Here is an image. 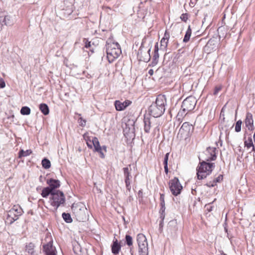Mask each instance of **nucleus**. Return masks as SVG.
Instances as JSON below:
<instances>
[{"mask_svg": "<svg viewBox=\"0 0 255 255\" xmlns=\"http://www.w3.org/2000/svg\"><path fill=\"white\" fill-rule=\"evenodd\" d=\"M158 60H157V59L155 60V59H153V60L152 62V65L153 66L155 65L156 64H157V63L158 62Z\"/></svg>", "mask_w": 255, "mask_h": 255, "instance_id": "nucleus-47", "label": "nucleus"}, {"mask_svg": "<svg viewBox=\"0 0 255 255\" xmlns=\"http://www.w3.org/2000/svg\"><path fill=\"white\" fill-rule=\"evenodd\" d=\"M197 101L193 96L186 98L182 102L181 110L178 112V116H185L187 113L193 110L196 105Z\"/></svg>", "mask_w": 255, "mask_h": 255, "instance_id": "nucleus-4", "label": "nucleus"}, {"mask_svg": "<svg viewBox=\"0 0 255 255\" xmlns=\"http://www.w3.org/2000/svg\"><path fill=\"white\" fill-rule=\"evenodd\" d=\"M22 213V209L19 205H14L7 213V220L11 224L17 220Z\"/></svg>", "mask_w": 255, "mask_h": 255, "instance_id": "nucleus-9", "label": "nucleus"}, {"mask_svg": "<svg viewBox=\"0 0 255 255\" xmlns=\"http://www.w3.org/2000/svg\"><path fill=\"white\" fill-rule=\"evenodd\" d=\"M223 179L222 175H220L218 177H217L215 179L216 182H219Z\"/></svg>", "mask_w": 255, "mask_h": 255, "instance_id": "nucleus-44", "label": "nucleus"}, {"mask_svg": "<svg viewBox=\"0 0 255 255\" xmlns=\"http://www.w3.org/2000/svg\"><path fill=\"white\" fill-rule=\"evenodd\" d=\"M3 19H4V16H0V24H1V26L4 24Z\"/></svg>", "mask_w": 255, "mask_h": 255, "instance_id": "nucleus-45", "label": "nucleus"}, {"mask_svg": "<svg viewBox=\"0 0 255 255\" xmlns=\"http://www.w3.org/2000/svg\"><path fill=\"white\" fill-rule=\"evenodd\" d=\"M245 146L247 148L252 147V150H255V147L253 144V140L251 136H249L248 139L244 141Z\"/></svg>", "mask_w": 255, "mask_h": 255, "instance_id": "nucleus-22", "label": "nucleus"}, {"mask_svg": "<svg viewBox=\"0 0 255 255\" xmlns=\"http://www.w3.org/2000/svg\"><path fill=\"white\" fill-rule=\"evenodd\" d=\"M130 253L131 255H133V252L131 248L130 249Z\"/></svg>", "mask_w": 255, "mask_h": 255, "instance_id": "nucleus-53", "label": "nucleus"}, {"mask_svg": "<svg viewBox=\"0 0 255 255\" xmlns=\"http://www.w3.org/2000/svg\"><path fill=\"white\" fill-rule=\"evenodd\" d=\"M34 245L31 243L26 246V251L31 255H36L34 250Z\"/></svg>", "mask_w": 255, "mask_h": 255, "instance_id": "nucleus-25", "label": "nucleus"}, {"mask_svg": "<svg viewBox=\"0 0 255 255\" xmlns=\"http://www.w3.org/2000/svg\"><path fill=\"white\" fill-rule=\"evenodd\" d=\"M170 37L169 33L167 31H165L164 37L162 38H165V39L168 40Z\"/></svg>", "mask_w": 255, "mask_h": 255, "instance_id": "nucleus-43", "label": "nucleus"}, {"mask_svg": "<svg viewBox=\"0 0 255 255\" xmlns=\"http://www.w3.org/2000/svg\"><path fill=\"white\" fill-rule=\"evenodd\" d=\"M207 185L208 186V187H213L214 186V184H210V183H208L207 184Z\"/></svg>", "mask_w": 255, "mask_h": 255, "instance_id": "nucleus-51", "label": "nucleus"}, {"mask_svg": "<svg viewBox=\"0 0 255 255\" xmlns=\"http://www.w3.org/2000/svg\"><path fill=\"white\" fill-rule=\"evenodd\" d=\"M169 155V153H167L165 154V155L164 156V161H163L164 170L166 174H167L168 172V160Z\"/></svg>", "mask_w": 255, "mask_h": 255, "instance_id": "nucleus-29", "label": "nucleus"}, {"mask_svg": "<svg viewBox=\"0 0 255 255\" xmlns=\"http://www.w3.org/2000/svg\"><path fill=\"white\" fill-rule=\"evenodd\" d=\"M168 42V40L165 39V38H162L160 41L161 48L165 49L167 46Z\"/></svg>", "mask_w": 255, "mask_h": 255, "instance_id": "nucleus-34", "label": "nucleus"}, {"mask_svg": "<svg viewBox=\"0 0 255 255\" xmlns=\"http://www.w3.org/2000/svg\"><path fill=\"white\" fill-rule=\"evenodd\" d=\"M154 119H152L149 117H144L143 122H144V130L145 132L149 133L151 128V125L154 121Z\"/></svg>", "mask_w": 255, "mask_h": 255, "instance_id": "nucleus-15", "label": "nucleus"}, {"mask_svg": "<svg viewBox=\"0 0 255 255\" xmlns=\"http://www.w3.org/2000/svg\"><path fill=\"white\" fill-rule=\"evenodd\" d=\"M5 86V83L2 78H0V88H3Z\"/></svg>", "mask_w": 255, "mask_h": 255, "instance_id": "nucleus-42", "label": "nucleus"}, {"mask_svg": "<svg viewBox=\"0 0 255 255\" xmlns=\"http://www.w3.org/2000/svg\"><path fill=\"white\" fill-rule=\"evenodd\" d=\"M31 153L32 151L30 149H27L26 150L21 149L19 152L18 157L21 158L22 157L27 156L29 155Z\"/></svg>", "mask_w": 255, "mask_h": 255, "instance_id": "nucleus-28", "label": "nucleus"}, {"mask_svg": "<svg viewBox=\"0 0 255 255\" xmlns=\"http://www.w3.org/2000/svg\"><path fill=\"white\" fill-rule=\"evenodd\" d=\"M47 184L49 185L48 187L52 191H56L55 189L56 188L59 187L60 185L59 180L53 179H50L49 180H47Z\"/></svg>", "mask_w": 255, "mask_h": 255, "instance_id": "nucleus-16", "label": "nucleus"}, {"mask_svg": "<svg viewBox=\"0 0 255 255\" xmlns=\"http://www.w3.org/2000/svg\"><path fill=\"white\" fill-rule=\"evenodd\" d=\"M54 191H52L48 187L44 188L42 189L41 192V196L43 198H46L48 195H51L52 196V193H54Z\"/></svg>", "mask_w": 255, "mask_h": 255, "instance_id": "nucleus-23", "label": "nucleus"}, {"mask_svg": "<svg viewBox=\"0 0 255 255\" xmlns=\"http://www.w3.org/2000/svg\"><path fill=\"white\" fill-rule=\"evenodd\" d=\"M139 255H148V244L145 236L142 234H138L136 237Z\"/></svg>", "mask_w": 255, "mask_h": 255, "instance_id": "nucleus-8", "label": "nucleus"}, {"mask_svg": "<svg viewBox=\"0 0 255 255\" xmlns=\"http://www.w3.org/2000/svg\"><path fill=\"white\" fill-rule=\"evenodd\" d=\"M91 46V43L90 42H88L87 43H86L85 44V47L89 48Z\"/></svg>", "mask_w": 255, "mask_h": 255, "instance_id": "nucleus-49", "label": "nucleus"}, {"mask_svg": "<svg viewBox=\"0 0 255 255\" xmlns=\"http://www.w3.org/2000/svg\"><path fill=\"white\" fill-rule=\"evenodd\" d=\"M62 217L64 220L68 223H70L72 222V219L70 215L68 213H63L62 214Z\"/></svg>", "mask_w": 255, "mask_h": 255, "instance_id": "nucleus-32", "label": "nucleus"}, {"mask_svg": "<svg viewBox=\"0 0 255 255\" xmlns=\"http://www.w3.org/2000/svg\"><path fill=\"white\" fill-rule=\"evenodd\" d=\"M121 249V246L118 242L117 239H114L113 242V244L111 246V250L113 254L115 255L118 254Z\"/></svg>", "mask_w": 255, "mask_h": 255, "instance_id": "nucleus-18", "label": "nucleus"}, {"mask_svg": "<svg viewBox=\"0 0 255 255\" xmlns=\"http://www.w3.org/2000/svg\"><path fill=\"white\" fill-rule=\"evenodd\" d=\"M253 123L252 114L250 113H247L245 119V124L249 129H253L254 127Z\"/></svg>", "mask_w": 255, "mask_h": 255, "instance_id": "nucleus-17", "label": "nucleus"}, {"mask_svg": "<svg viewBox=\"0 0 255 255\" xmlns=\"http://www.w3.org/2000/svg\"><path fill=\"white\" fill-rule=\"evenodd\" d=\"M93 146H94L95 151L100 150L102 149V147L100 145L98 139L96 137H93Z\"/></svg>", "mask_w": 255, "mask_h": 255, "instance_id": "nucleus-27", "label": "nucleus"}, {"mask_svg": "<svg viewBox=\"0 0 255 255\" xmlns=\"http://www.w3.org/2000/svg\"><path fill=\"white\" fill-rule=\"evenodd\" d=\"M131 104V102L129 100H126L123 102L119 100H116L115 102V106L116 109L118 111L124 110L127 107Z\"/></svg>", "mask_w": 255, "mask_h": 255, "instance_id": "nucleus-11", "label": "nucleus"}, {"mask_svg": "<svg viewBox=\"0 0 255 255\" xmlns=\"http://www.w3.org/2000/svg\"><path fill=\"white\" fill-rule=\"evenodd\" d=\"M213 163H207L205 161L200 162L197 168V178L199 180L205 178L209 175L213 167Z\"/></svg>", "mask_w": 255, "mask_h": 255, "instance_id": "nucleus-5", "label": "nucleus"}, {"mask_svg": "<svg viewBox=\"0 0 255 255\" xmlns=\"http://www.w3.org/2000/svg\"><path fill=\"white\" fill-rule=\"evenodd\" d=\"M166 98L163 95H158L154 103L149 107L148 111L150 115L153 118H158L163 115L165 111Z\"/></svg>", "mask_w": 255, "mask_h": 255, "instance_id": "nucleus-1", "label": "nucleus"}, {"mask_svg": "<svg viewBox=\"0 0 255 255\" xmlns=\"http://www.w3.org/2000/svg\"><path fill=\"white\" fill-rule=\"evenodd\" d=\"M65 199L63 193L59 190H56L52 193V196L50 198V202L51 206L57 208L65 203Z\"/></svg>", "mask_w": 255, "mask_h": 255, "instance_id": "nucleus-6", "label": "nucleus"}, {"mask_svg": "<svg viewBox=\"0 0 255 255\" xmlns=\"http://www.w3.org/2000/svg\"><path fill=\"white\" fill-rule=\"evenodd\" d=\"M216 148L214 147H209L207 149V152L210 154V157H209V160H214L216 158ZM209 160V159H208Z\"/></svg>", "mask_w": 255, "mask_h": 255, "instance_id": "nucleus-21", "label": "nucleus"}, {"mask_svg": "<svg viewBox=\"0 0 255 255\" xmlns=\"http://www.w3.org/2000/svg\"><path fill=\"white\" fill-rule=\"evenodd\" d=\"M93 136L90 137L88 133H85L83 135V138L84 140L86 141V143L88 147L90 148H93Z\"/></svg>", "mask_w": 255, "mask_h": 255, "instance_id": "nucleus-20", "label": "nucleus"}, {"mask_svg": "<svg viewBox=\"0 0 255 255\" xmlns=\"http://www.w3.org/2000/svg\"><path fill=\"white\" fill-rule=\"evenodd\" d=\"M1 29H2L1 24H0V31H1Z\"/></svg>", "mask_w": 255, "mask_h": 255, "instance_id": "nucleus-54", "label": "nucleus"}, {"mask_svg": "<svg viewBox=\"0 0 255 255\" xmlns=\"http://www.w3.org/2000/svg\"><path fill=\"white\" fill-rule=\"evenodd\" d=\"M96 151L98 152L100 154V157L102 158H104L105 157L104 153L103 152L102 150L101 149L100 150H96Z\"/></svg>", "mask_w": 255, "mask_h": 255, "instance_id": "nucleus-46", "label": "nucleus"}, {"mask_svg": "<svg viewBox=\"0 0 255 255\" xmlns=\"http://www.w3.org/2000/svg\"><path fill=\"white\" fill-rule=\"evenodd\" d=\"M169 185L170 190L173 195L177 196L180 193L182 189V186L180 183L178 178L175 177L170 180Z\"/></svg>", "mask_w": 255, "mask_h": 255, "instance_id": "nucleus-10", "label": "nucleus"}, {"mask_svg": "<svg viewBox=\"0 0 255 255\" xmlns=\"http://www.w3.org/2000/svg\"><path fill=\"white\" fill-rule=\"evenodd\" d=\"M160 205H161V209L160 210V213L161 214L160 218L163 221L165 217V215L164 214L165 207V201H164V195L163 194H160Z\"/></svg>", "mask_w": 255, "mask_h": 255, "instance_id": "nucleus-19", "label": "nucleus"}, {"mask_svg": "<svg viewBox=\"0 0 255 255\" xmlns=\"http://www.w3.org/2000/svg\"><path fill=\"white\" fill-rule=\"evenodd\" d=\"M242 122L241 120H239L237 122L235 125V131L237 132H240L241 130V126Z\"/></svg>", "mask_w": 255, "mask_h": 255, "instance_id": "nucleus-35", "label": "nucleus"}, {"mask_svg": "<svg viewBox=\"0 0 255 255\" xmlns=\"http://www.w3.org/2000/svg\"><path fill=\"white\" fill-rule=\"evenodd\" d=\"M123 171L124 174V176L125 177V183L127 190L130 191L131 189L130 186V178H131V176L130 175V172L129 170L128 167H124L123 168Z\"/></svg>", "mask_w": 255, "mask_h": 255, "instance_id": "nucleus-12", "label": "nucleus"}, {"mask_svg": "<svg viewBox=\"0 0 255 255\" xmlns=\"http://www.w3.org/2000/svg\"><path fill=\"white\" fill-rule=\"evenodd\" d=\"M43 247L46 255H56L55 248L53 246L51 241L43 245Z\"/></svg>", "mask_w": 255, "mask_h": 255, "instance_id": "nucleus-13", "label": "nucleus"}, {"mask_svg": "<svg viewBox=\"0 0 255 255\" xmlns=\"http://www.w3.org/2000/svg\"><path fill=\"white\" fill-rule=\"evenodd\" d=\"M107 58L110 63L113 62L118 58L122 53L120 45L117 42L107 41L106 45Z\"/></svg>", "mask_w": 255, "mask_h": 255, "instance_id": "nucleus-2", "label": "nucleus"}, {"mask_svg": "<svg viewBox=\"0 0 255 255\" xmlns=\"http://www.w3.org/2000/svg\"><path fill=\"white\" fill-rule=\"evenodd\" d=\"M191 33H192V30L190 27V26L189 25L188 27V29L186 32L185 35L184 39L183 40V41L184 42L186 43L188 41H189V40L190 38L191 35Z\"/></svg>", "mask_w": 255, "mask_h": 255, "instance_id": "nucleus-26", "label": "nucleus"}, {"mask_svg": "<svg viewBox=\"0 0 255 255\" xmlns=\"http://www.w3.org/2000/svg\"><path fill=\"white\" fill-rule=\"evenodd\" d=\"M216 47L217 45L216 41L214 40L210 39L208 41L206 45L204 47V51L207 53H210L215 50Z\"/></svg>", "mask_w": 255, "mask_h": 255, "instance_id": "nucleus-14", "label": "nucleus"}, {"mask_svg": "<svg viewBox=\"0 0 255 255\" xmlns=\"http://www.w3.org/2000/svg\"><path fill=\"white\" fill-rule=\"evenodd\" d=\"M158 45H157V43L155 46L154 55L153 56V59H155V60L156 59L158 60L159 54H158Z\"/></svg>", "mask_w": 255, "mask_h": 255, "instance_id": "nucleus-37", "label": "nucleus"}, {"mask_svg": "<svg viewBox=\"0 0 255 255\" xmlns=\"http://www.w3.org/2000/svg\"><path fill=\"white\" fill-rule=\"evenodd\" d=\"M223 110H224V108H223V109H222L221 114H222V113H223Z\"/></svg>", "mask_w": 255, "mask_h": 255, "instance_id": "nucleus-55", "label": "nucleus"}, {"mask_svg": "<svg viewBox=\"0 0 255 255\" xmlns=\"http://www.w3.org/2000/svg\"><path fill=\"white\" fill-rule=\"evenodd\" d=\"M180 18L183 21L186 22L188 18L187 14V13H183L182 14H181V15L180 16Z\"/></svg>", "mask_w": 255, "mask_h": 255, "instance_id": "nucleus-40", "label": "nucleus"}, {"mask_svg": "<svg viewBox=\"0 0 255 255\" xmlns=\"http://www.w3.org/2000/svg\"><path fill=\"white\" fill-rule=\"evenodd\" d=\"M71 209L77 221L81 222L86 219L87 208L83 203H74Z\"/></svg>", "mask_w": 255, "mask_h": 255, "instance_id": "nucleus-3", "label": "nucleus"}, {"mask_svg": "<svg viewBox=\"0 0 255 255\" xmlns=\"http://www.w3.org/2000/svg\"><path fill=\"white\" fill-rule=\"evenodd\" d=\"M148 73L150 76H151L153 74V70L152 69H150Z\"/></svg>", "mask_w": 255, "mask_h": 255, "instance_id": "nucleus-50", "label": "nucleus"}, {"mask_svg": "<svg viewBox=\"0 0 255 255\" xmlns=\"http://www.w3.org/2000/svg\"><path fill=\"white\" fill-rule=\"evenodd\" d=\"M222 88V86H216L214 90V95H217L218 93V92L221 91Z\"/></svg>", "mask_w": 255, "mask_h": 255, "instance_id": "nucleus-41", "label": "nucleus"}, {"mask_svg": "<svg viewBox=\"0 0 255 255\" xmlns=\"http://www.w3.org/2000/svg\"><path fill=\"white\" fill-rule=\"evenodd\" d=\"M104 149L105 151H106V146H103L102 147V150Z\"/></svg>", "mask_w": 255, "mask_h": 255, "instance_id": "nucleus-52", "label": "nucleus"}, {"mask_svg": "<svg viewBox=\"0 0 255 255\" xmlns=\"http://www.w3.org/2000/svg\"><path fill=\"white\" fill-rule=\"evenodd\" d=\"M39 109L44 115H47L49 113V108L46 104H41L39 105Z\"/></svg>", "mask_w": 255, "mask_h": 255, "instance_id": "nucleus-24", "label": "nucleus"}, {"mask_svg": "<svg viewBox=\"0 0 255 255\" xmlns=\"http://www.w3.org/2000/svg\"><path fill=\"white\" fill-rule=\"evenodd\" d=\"M20 113L23 115H28L30 113V109L28 107H23L21 109Z\"/></svg>", "mask_w": 255, "mask_h": 255, "instance_id": "nucleus-33", "label": "nucleus"}, {"mask_svg": "<svg viewBox=\"0 0 255 255\" xmlns=\"http://www.w3.org/2000/svg\"><path fill=\"white\" fill-rule=\"evenodd\" d=\"M126 242L128 246L130 247L132 245V239L130 236L128 235L126 236Z\"/></svg>", "mask_w": 255, "mask_h": 255, "instance_id": "nucleus-36", "label": "nucleus"}, {"mask_svg": "<svg viewBox=\"0 0 255 255\" xmlns=\"http://www.w3.org/2000/svg\"><path fill=\"white\" fill-rule=\"evenodd\" d=\"M42 167L45 169H48L51 166V163L49 160L47 158H44L41 162Z\"/></svg>", "mask_w": 255, "mask_h": 255, "instance_id": "nucleus-30", "label": "nucleus"}, {"mask_svg": "<svg viewBox=\"0 0 255 255\" xmlns=\"http://www.w3.org/2000/svg\"><path fill=\"white\" fill-rule=\"evenodd\" d=\"M3 21L4 24L5 25H11L13 24V21L11 17L9 15L4 16Z\"/></svg>", "mask_w": 255, "mask_h": 255, "instance_id": "nucleus-31", "label": "nucleus"}, {"mask_svg": "<svg viewBox=\"0 0 255 255\" xmlns=\"http://www.w3.org/2000/svg\"><path fill=\"white\" fill-rule=\"evenodd\" d=\"M78 122L80 126L84 127L86 126V120L85 119H83L82 117H80L78 119Z\"/></svg>", "mask_w": 255, "mask_h": 255, "instance_id": "nucleus-38", "label": "nucleus"}, {"mask_svg": "<svg viewBox=\"0 0 255 255\" xmlns=\"http://www.w3.org/2000/svg\"><path fill=\"white\" fill-rule=\"evenodd\" d=\"M158 60H157V59L155 60V59H153V60L152 62V65L153 66L155 65L156 64H157V63L158 62Z\"/></svg>", "mask_w": 255, "mask_h": 255, "instance_id": "nucleus-48", "label": "nucleus"}, {"mask_svg": "<svg viewBox=\"0 0 255 255\" xmlns=\"http://www.w3.org/2000/svg\"><path fill=\"white\" fill-rule=\"evenodd\" d=\"M73 250L75 254H78V251L81 252V248L79 245L77 244V245L74 246Z\"/></svg>", "mask_w": 255, "mask_h": 255, "instance_id": "nucleus-39", "label": "nucleus"}, {"mask_svg": "<svg viewBox=\"0 0 255 255\" xmlns=\"http://www.w3.org/2000/svg\"><path fill=\"white\" fill-rule=\"evenodd\" d=\"M193 129L192 125L187 122L184 123L179 130L177 137L180 139L186 140L192 134Z\"/></svg>", "mask_w": 255, "mask_h": 255, "instance_id": "nucleus-7", "label": "nucleus"}]
</instances>
